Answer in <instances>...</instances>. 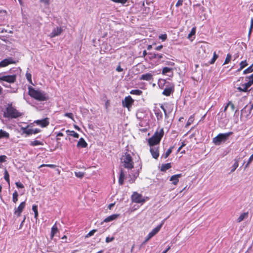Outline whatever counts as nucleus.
<instances>
[{"instance_id":"f257e3e1","label":"nucleus","mask_w":253,"mask_h":253,"mask_svg":"<svg viewBox=\"0 0 253 253\" xmlns=\"http://www.w3.org/2000/svg\"><path fill=\"white\" fill-rule=\"evenodd\" d=\"M28 94L33 98L39 101H47L49 96L45 91L36 89L31 86H28Z\"/></svg>"},{"instance_id":"f03ea898","label":"nucleus","mask_w":253,"mask_h":253,"mask_svg":"<svg viewBox=\"0 0 253 253\" xmlns=\"http://www.w3.org/2000/svg\"><path fill=\"white\" fill-rule=\"evenodd\" d=\"M23 115L22 113L19 112L15 108H14L12 103H8L5 110L3 111V116L4 118L8 119H16Z\"/></svg>"},{"instance_id":"7ed1b4c3","label":"nucleus","mask_w":253,"mask_h":253,"mask_svg":"<svg viewBox=\"0 0 253 253\" xmlns=\"http://www.w3.org/2000/svg\"><path fill=\"white\" fill-rule=\"evenodd\" d=\"M163 128L160 131H156L154 134L148 139V144L150 147L154 146L159 144L164 135Z\"/></svg>"},{"instance_id":"20e7f679","label":"nucleus","mask_w":253,"mask_h":253,"mask_svg":"<svg viewBox=\"0 0 253 253\" xmlns=\"http://www.w3.org/2000/svg\"><path fill=\"white\" fill-rule=\"evenodd\" d=\"M233 134V132H228L224 133H219L212 139V142L214 145L219 146L222 143H225L229 137Z\"/></svg>"},{"instance_id":"39448f33","label":"nucleus","mask_w":253,"mask_h":253,"mask_svg":"<svg viewBox=\"0 0 253 253\" xmlns=\"http://www.w3.org/2000/svg\"><path fill=\"white\" fill-rule=\"evenodd\" d=\"M121 161L123 163V166L125 168L131 169L133 168V163L130 154H126L125 155L122 157Z\"/></svg>"},{"instance_id":"423d86ee","label":"nucleus","mask_w":253,"mask_h":253,"mask_svg":"<svg viewBox=\"0 0 253 253\" xmlns=\"http://www.w3.org/2000/svg\"><path fill=\"white\" fill-rule=\"evenodd\" d=\"M253 111V104L250 103L246 105L241 110V116L246 118L250 117Z\"/></svg>"},{"instance_id":"0eeeda50","label":"nucleus","mask_w":253,"mask_h":253,"mask_svg":"<svg viewBox=\"0 0 253 253\" xmlns=\"http://www.w3.org/2000/svg\"><path fill=\"white\" fill-rule=\"evenodd\" d=\"M162 94L166 96H169L174 91V84L172 82L167 83V84L163 88Z\"/></svg>"},{"instance_id":"6e6552de","label":"nucleus","mask_w":253,"mask_h":253,"mask_svg":"<svg viewBox=\"0 0 253 253\" xmlns=\"http://www.w3.org/2000/svg\"><path fill=\"white\" fill-rule=\"evenodd\" d=\"M164 224V221H162V223L158 225L156 227H155L154 229H153L147 236L146 237L145 240L142 243V245L145 244L146 243H147L151 238H152L153 236H154L156 234H157L159 231L160 230L161 228H162V226Z\"/></svg>"},{"instance_id":"1a4fd4ad","label":"nucleus","mask_w":253,"mask_h":253,"mask_svg":"<svg viewBox=\"0 0 253 253\" xmlns=\"http://www.w3.org/2000/svg\"><path fill=\"white\" fill-rule=\"evenodd\" d=\"M131 200L132 202L136 203L143 204L145 202V199L142 197V195L134 192L131 196Z\"/></svg>"},{"instance_id":"9d476101","label":"nucleus","mask_w":253,"mask_h":253,"mask_svg":"<svg viewBox=\"0 0 253 253\" xmlns=\"http://www.w3.org/2000/svg\"><path fill=\"white\" fill-rule=\"evenodd\" d=\"M134 102V100L130 96H126L124 100L122 101V104L124 107L129 108L131 106Z\"/></svg>"},{"instance_id":"9b49d317","label":"nucleus","mask_w":253,"mask_h":253,"mask_svg":"<svg viewBox=\"0 0 253 253\" xmlns=\"http://www.w3.org/2000/svg\"><path fill=\"white\" fill-rule=\"evenodd\" d=\"M16 75L3 76V81L9 84L14 83L16 81Z\"/></svg>"},{"instance_id":"f8f14e48","label":"nucleus","mask_w":253,"mask_h":253,"mask_svg":"<svg viewBox=\"0 0 253 253\" xmlns=\"http://www.w3.org/2000/svg\"><path fill=\"white\" fill-rule=\"evenodd\" d=\"M34 123L37 125L40 126L42 127H45L47 126L49 124V119L48 118L35 121Z\"/></svg>"},{"instance_id":"ddd939ff","label":"nucleus","mask_w":253,"mask_h":253,"mask_svg":"<svg viewBox=\"0 0 253 253\" xmlns=\"http://www.w3.org/2000/svg\"><path fill=\"white\" fill-rule=\"evenodd\" d=\"M21 129L23 130V133H26L28 135H31L32 134H36L41 131V129L39 128L35 129H27V127H22Z\"/></svg>"},{"instance_id":"4468645a","label":"nucleus","mask_w":253,"mask_h":253,"mask_svg":"<svg viewBox=\"0 0 253 253\" xmlns=\"http://www.w3.org/2000/svg\"><path fill=\"white\" fill-rule=\"evenodd\" d=\"M26 206V203L25 201L21 202L17 208L15 209L14 214L17 216L21 215V212Z\"/></svg>"},{"instance_id":"2eb2a0df","label":"nucleus","mask_w":253,"mask_h":253,"mask_svg":"<svg viewBox=\"0 0 253 253\" xmlns=\"http://www.w3.org/2000/svg\"><path fill=\"white\" fill-rule=\"evenodd\" d=\"M15 63V62L13 61L12 58H6L0 62V68L4 67L10 64Z\"/></svg>"},{"instance_id":"dca6fc26","label":"nucleus","mask_w":253,"mask_h":253,"mask_svg":"<svg viewBox=\"0 0 253 253\" xmlns=\"http://www.w3.org/2000/svg\"><path fill=\"white\" fill-rule=\"evenodd\" d=\"M62 31L63 29L61 27H56L53 29L51 33L50 34L49 36L50 38H53L56 36H58L61 34Z\"/></svg>"},{"instance_id":"f3484780","label":"nucleus","mask_w":253,"mask_h":253,"mask_svg":"<svg viewBox=\"0 0 253 253\" xmlns=\"http://www.w3.org/2000/svg\"><path fill=\"white\" fill-rule=\"evenodd\" d=\"M150 151L153 158L157 159L159 156V147H151Z\"/></svg>"},{"instance_id":"a211bd4d","label":"nucleus","mask_w":253,"mask_h":253,"mask_svg":"<svg viewBox=\"0 0 253 253\" xmlns=\"http://www.w3.org/2000/svg\"><path fill=\"white\" fill-rule=\"evenodd\" d=\"M182 176V174H177L171 176L169 180L172 181V183L174 185H176L179 181V178Z\"/></svg>"},{"instance_id":"6ab92c4d","label":"nucleus","mask_w":253,"mask_h":253,"mask_svg":"<svg viewBox=\"0 0 253 253\" xmlns=\"http://www.w3.org/2000/svg\"><path fill=\"white\" fill-rule=\"evenodd\" d=\"M148 55L149 56V58L151 59H160L163 58L164 54H158L153 52H148Z\"/></svg>"},{"instance_id":"aec40b11","label":"nucleus","mask_w":253,"mask_h":253,"mask_svg":"<svg viewBox=\"0 0 253 253\" xmlns=\"http://www.w3.org/2000/svg\"><path fill=\"white\" fill-rule=\"evenodd\" d=\"M140 80L150 81L153 80V75H152V74L149 73L145 74H143L140 77Z\"/></svg>"},{"instance_id":"412c9836","label":"nucleus","mask_w":253,"mask_h":253,"mask_svg":"<svg viewBox=\"0 0 253 253\" xmlns=\"http://www.w3.org/2000/svg\"><path fill=\"white\" fill-rule=\"evenodd\" d=\"M87 146V144L83 138H81L77 145L78 148H85Z\"/></svg>"},{"instance_id":"4be33fe9","label":"nucleus","mask_w":253,"mask_h":253,"mask_svg":"<svg viewBox=\"0 0 253 253\" xmlns=\"http://www.w3.org/2000/svg\"><path fill=\"white\" fill-rule=\"evenodd\" d=\"M120 216L119 214H112L106 218L104 220V222H108L111 221H113L116 219H117Z\"/></svg>"},{"instance_id":"5701e85b","label":"nucleus","mask_w":253,"mask_h":253,"mask_svg":"<svg viewBox=\"0 0 253 253\" xmlns=\"http://www.w3.org/2000/svg\"><path fill=\"white\" fill-rule=\"evenodd\" d=\"M241 158H236L234 159V163L232 166L231 169V172H234L236 169L239 166V162L240 161Z\"/></svg>"},{"instance_id":"b1692460","label":"nucleus","mask_w":253,"mask_h":253,"mask_svg":"<svg viewBox=\"0 0 253 253\" xmlns=\"http://www.w3.org/2000/svg\"><path fill=\"white\" fill-rule=\"evenodd\" d=\"M173 110V105L171 104H166V113L167 116H165V118H169V115L170 114Z\"/></svg>"},{"instance_id":"393cba45","label":"nucleus","mask_w":253,"mask_h":253,"mask_svg":"<svg viewBox=\"0 0 253 253\" xmlns=\"http://www.w3.org/2000/svg\"><path fill=\"white\" fill-rule=\"evenodd\" d=\"M125 178V173L124 170L121 169L120 170V175L119 177V183L120 185H122L124 184Z\"/></svg>"},{"instance_id":"a878e982","label":"nucleus","mask_w":253,"mask_h":253,"mask_svg":"<svg viewBox=\"0 0 253 253\" xmlns=\"http://www.w3.org/2000/svg\"><path fill=\"white\" fill-rule=\"evenodd\" d=\"M169 82L167 81L166 80L164 79H160L158 81V85L159 87L161 89H163L165 86L167 84V83H169Z\"/></svg>"},{"instance_id":"bb28decb","label":"nucleus","mask_w":253,"mask_h":253,"mask_svg":"<svg viewBox=\"0 0 253 253\" xmlns=\"http://www.w3.org/2000/svg\"><path fill=\"white\" fill-rule=\"evenodd\" d=\"M58 231V228L56 226V224L54 225L51 228V233H50V239H52L55 234Z\"/></svg>"},{"instance_id":"cd10ccee","label":"nucleus","mask_w":253,"mask_h":253,"mask_svg":"<svg viewBox=\"0 0 253 253\" xmlns=\"http://www.w3.org/2000/svg\"><path fill=\"white\" fill-rule=\"evenodd\" d=\"M171 167V164L170 163L163 164L161 166V170L162 171H166Z\"/></svg>"},{"instance_id":"c85d7f7f","label":"nucleus","mask_w":253,"mask_h":253,"mask_svg":"<svg viewBox=\"0 0 253 253\" xmlns=\"http://www.w3.org/2000/svg\"><path fill=\"white\" fill-rule=\"evenodd\" d=\"M248 214H249V212H244L243 213H242L240 216L239 217H238V218L237 219V221L238 222H241L242 221H243L244 219L248 217Z\"/></svg>"},{"instance_id":"c756f323","label":"nucleus","mask_w":253,"mask_h":253,"mask_svg":"<svg viewBox=\"0 0 253 253\" xmlns=\"http://www.w3.org/2000/svg\"><path fill=\"white\" fill-rule=\"evenodd\" d=\"M9 134L8 132H7L6 131H5L2 129L0 130V139L2 138H9Z\"/></svg>"},{"instance_id":"7c9ffc66","label":"nucleus","mask_w":253,"mask_h":253,"mask_svg":"<svg viewBox=\"0 0 253 253\" xmlns=\"http://www.w3.org/2000/svg\"><path fill=\"white\" fill-rule=\"evenodd\" d=\"M32 210L34 212V218L37 220L38 219V206L36 205H33Z\"/></svg>"},{"instance_id":"2f4dec72","label":"nucleus","mask_w":253,"mask_h":253,"mask_svg":"<svg viewBox=\"0 0 253 253\" xmlns=\"http://www.w3.org/2000/svg\"><path fill=\"white\" fill-rule=\"evenodd\" d=\"M174 148V146H171V147H170L167 151V152H166V153L164 155H162V157H164L165 159H166L171 154V153L172 152V149H173Z\"/></svg>"},{"instance_id":"473e14b6","label":"nucleus","mask_w":253,"mask_h":253,"mask_svg":"<svg viewBox=\"0 0 253 253\" xmlns=\"http://www.w3.org/2000/svg\"><path fill=\"white\" fill-rule=\"evenodd\" d=\"M4 178L7 182L9 186H10L9 175L8 171L6 169L4 172Z\"/></svg>"},{"instance_id":"72a5a7b5","label":"nucleus","mask_w":253,"mask_h":253,"mask_svg":"<svg viewBox=\"0 0 253 253\" xmlns=\"http://www.w3.org/2000/svg\"><path fill=\"white\" fill-rule=\"evenodd\" d=\"M30 144L31 146H38V145H43V143L42 141H40L39 140H35L33 141H31Z\"/></svg>"},{"instance_id":"f704fd0d","label":"nucleus","mask_w":253,"mask_h":253,"mask_svg":"<svg viewBox=\"0 0 253 253\" xmlns=\"http://www.w3.org/2000/svg\"><path fill=\"white\" fill-rule=\"evenodd\" d=\"M39 1L44 7H48L50 4V0H40Z\"/></svg>"},{"instance_id":"c9c22d12","label":"nucleus","mask_w":253,"mask_h":253,"mask_svg":"<svg viewBox=\"0 0 253 253\" xmlns=\"http://www.w3.org/2000/svg\"><path fill=\"white\" fill-rule=\"evenodd\" d=\"M218 55L216 53V52H214L213 54V57L210 61L209 62V64H213L214 63L216 60L218 58Z\"/></svg>"},{"instance_id":"e433bc0d","label":"nucleus","mask_w":253,"mask_h":253,"mask_svg":"<svg viewBox=\"0 0 253 253\" xmlns=\"http://www.w3.org/2000/svg\"><path fill=\"white\" fill-rule=\"evenodd\" d=\"M130 93L133 95H140L142 94V91L139 89H133L130 91Z\"/></svg>"},{"instance_id":"4c0bfd02","label":"nucleus","mask_w":253,"mask_h":253,"mask_svg":"<svg viewBox=\"0 0 253 253\" xmlns=\"http://www.w3.org/2000/svg\"><path fill=\"white\" fill-rule=\"evenodd\" d=\"M253 72V64L243 71L244 74H247Z\"/></svg>"},{"instance_id":"58836bf2","label":"nucleus","mask_w":253,"mask_h":253,"mask_svg":"<svg viewBox=\"0 0 253 253\" xmlns=\"http://www.w3.org/2000/svg\"><path fill=\"white\" fill-rule=\"evenodd\" d=\"M252 84L248 82L244 84H242L243 88L244 90V92H247L248 91V88L252 85Z\"/></svg>"},{"instance_id":"ea45409f","label":"nucleus","mask_w":253,"mask_h":253,"mask_svg":"<svg viewBox=\"0 0 253 253\" xmlns=\"http://www.w3.org/2000/svg\"><path fill=\"white\" fill-rule=\"evenodd\" d=\"M18 194L16 191H15L12 195V201L13 203H16L18 201Z\"/></svg>"},{"instance_id":"a19ab883","label":"nucleus","mask_w":253,"mask_h":253,"mask_svg":"<svg viewBox=\"0 0 253 253\" xmlns=\"http://www.w3.org/2000/svg\"><path fill=\"white\" fill-rule=\"evenodd\" d=\"M171 71H172V69L171 68L166 67H164L163 69L162 74H164V75H165L167 73H169V72H171Z\"/></svg>"},{"instance_id":"79ce46f5","label":"nucleus","mask_w":253,"mask_h":253,"mask_svg":"<svg viewBox=\"0 0 253 253\" xmlns=\"http://www.w3.org/2000/svg\"><path fill=\"white\" fill-rule=\"evenodd\" d=\"M231 58H232V55L229 53L227 54L226 58L225 61L223 63V65L229 63L231 60Z\"/></svg>"},{"instance_id":"37998d69","label":"nucleus","mask_w":253,"mask_h":253,"mask_svg":"<svg viewBox=\"0 0 253 253\" xmlns=\"http://www.w3.org/2000/svg\"><path fill=\"white\" fill-rule=\"evenodd\" d=\"M253 160V154L249 158L248 161L245 166L244 169H247Z\"/></svg>"},{"instance_id":"c03bdc74","label":"nucleus","mask_w":253,"mask_h":253,"mask_svg":"<svg viewBox=\"0 0 253 253\" xmlns=\"http://www.w3.org/2000/svg\"><path fill=\"white\" fill-rule=\"evenodd\" d=\"M96 231H97V230H95V229L91 230L89 232V233L87 234H86L85 235V238H88V237L93 235L96 232Z\"/></svg>"},{"instance_id":"a18cd8bd","label":"nucleus","mask_w":253,"mask_h":253,"mask_svg":"<svg viewBox=\"0 0 253 253\" xmlns=\"http://www.w3.org/2000/svg\"><path fill=\"white\" fill-rule=\"evenodd\" d=\"M69 136H72L77 138L79 137V134L74 130L71 131V132L69 134Z\"/></svg>"},{"instance_id":"49530a36","label":"nucleus","mask_w":253,"mask_h":253,"mask_svg":"<svg viewBox=\"0 0 253 253\" xmlns=\"http://www.w3.org/2000/svg\"><path fill=\"white\" fill-rule=\"evenodd\" d=\"M248 63L247 62V61L245 60H244V61H242L240 62V66L241 67V69H243L245 67H246V66H248Z\"/></svg>"},{"instance_id":"de8ad7c7","label":"nucleus","mask_w":253,"mask_h":253,"mask_svg":"<svg viewBox=\"0 0 253 253\" xmlns=\"http://www.w3.org/2000/svg\"><path fill=\"white\" fill-rule=\"evenodd\" d=\"M195 33H196V28H193L192 29L191 32H190V33L188 34V38L190 39L192 36L195 35Z\"/></svg>"},{"instance_id":"09e8293b","label":"nucleus","mask_w":253,"mask_h":253,"mask_svg":"<svg viewBox=\"0 0 253 253\" xmlns=\"http://www.w3.org/2000/svg\"><path fill=\"white\" fill-rule=\"evenodd\" d=\"M43 167H49L50 168H55L56 166L54 165H52V164H42V165H41L39 168H42Z\"/></svg>"},{"instance_id":"8fccbe9b","label":"nucleus","mask_w":253,"mask_h":253,"mask_svg":"<svg viewBox=\"0 0 253 253\" xmlns=\"http://www.w3.org/2000/svg\"><path fill=\"white\" fill-rule=\"evenodd\" d=\"M75 175L79 178H82L84 176V173L81 171L75 172Z\"/></svg>"},{"instance_id":"3c124183","label":"nucleus","mask_w":253,"mask_h":253,"mask_svg":"<svg viewBox=\"0 0 253 253\" xmlns=\"http://www.w3.org/2000/svg\"><path fill=\"white\" fill-rule=\"evenodd\" d=\"M26 77L27 79V80L31 84H32V76L30 73H27L26 74Z\"/></svg>"},{"instance_id":"603ef678","label":"nucleus","mask_w":253,"mask_h":253,"mask_svg":"<svg viewBox=\"0 0 253 253\" xmlns=\"http://www.w3.org/2000/svg\"><path fill=\"white\" fill-rule=\"evenodd\" d=\"M64 116L67 117L74 121L73 115L72 113H66Z\"/></svg>"},{"instance_id":"864d4df0","label":"nucleus","mask_w":253,"mask_h":253,"mask_svg":"<svg viewBox=\"0 0 253 253\" xmlns=\"http://www.w3.org/2000/svg\"><path fill=\"white\" fill-rule=\"evenodd\" d=\"M246 78L249 80L248 82L249 83H250L252 84H253V74L251 76L246 77Z\"/></svg>"},{"instance_id":"5fc2aeb1","label":"nucleus","mask_w":253,"mask_h":253,"mask_svg":"<svg viewBox=\"0 0 253 253\" xmlns=\"http://www.w3.org/2000/svg\"><path fill=\"white\" fill-rule=\"evenodd\" d=\"M6 158L5 155L0 156V163L4 162L6 161Z\"/></svg>"},{"instance_id":"6e6d98bb","label":"nucleus","mask_w":253,"mask_h":253,"mask_svg":"<svg viewBox=\"0 0 253 253\" xmlns=\"http://www.w3.org/2000/svg\"><path fill=\"white\" fill-rule=\"evenodd\" d=\"M253 28V18H252L251 21V26H250V28L249 32V35H250L251 34Z\"/></svg>"},{"instance_id":"4d7b16f0","label":"nucleus","mask_w":253,"mask_h":253,"mask_svg":"<svg viewBox=\"0 0 253 253\" xmlns=\"http://www.w3.org/2000/svg\"><path fill=\"white\" fill-rule=\"evenodd\" d=\"M15 184L16 185V187L18 188H23L24 185L22 183H21L20 182H16L15 183Z\"/></svg>"},{"instance_id":"13d9d810","label":"nucleus","mask_w":253,"mask_h":253,"mask_svg":"<svg viewBox=\"0 0 253 253\" xmlns=\"http://www.w3.org/2000/svg\"><path fill=\"white\" fill-rule=\"evenodd\" d=\"M127 0H115L113 1V2H116V3H120L123 4H124Z\"/></svg>"},{"instance_id":"bf43d9fd","label":"nucleus","mask_w":253,"mask_h":253,"mask_svg":"<svg viewBox=\"0 0 253 253\" xmlns=\"http://www.w3.org/2000/svg\"><path fill=\"white\" fill-rule=\"evenodd\" d=\"M183 2V0H178L177 2H176V3L175 4V6L177 7H179L180 6L182 5Z\"/></svg>"},{"instance_id":"052dcab7","label":"nucleus","mask_w":253,"mask_h":253,"mask_svg":"<svg viewBox=\"0 0 253 253\" xmlns=\"http://www.w3.org/2000/svg\"><path fill=\"white\" fill-rule=\"evenodd\" d=\"M159 38L163 41H165L167 38V34H162L159 36Z\"/></svg>"},{"instance_id":"680f3d73","label":"nucleus","mask_w":253,"mask_h":253,"mask_svg":"<svg viewBox=\"0 0 253 253\" xmlns=\"http://www.w3.org/2000/svg\"><path fill=\"white\" fill-rule=\"evenodd\" d=\"M228 107L229 106H230L231 107V109L232 110H234L235 109V106L232 103V102L231 101H229L228 102Z\"/></svg>"},{"instance_id":"e2e57ef3","label":"nucleus","mask_w":253,"mask_h":253,"mask_svg":"<svg viewBox=\"0 0 253 253\" xmlns=\"http://www.w3.org/2000/svg\"><path fill=\"white\" fill-rule=\"evenodd\" d=\"M114 237L110 238L109 237H107L106 238L105 241L106 243H109V242L113 241L114 240Z\"/></svg>"},{"instance_id":"0e129e2a","label":"nucleus","mask_w":253,"mask_h":253,"mask_svg":"<svg viewBox=\"0 0 253 253\" xmlns=\"http://www.w3.org/2000/svg\"><path fill=\"white\" fill-rule=\"evenodd\" d=\"M139 175V171H137V172H135L133 174V178L134 179L132 180V181L131 182H133L134 181L135 179L138 177Z\"/></svg>"},{"instance_id":"69168bd1","label":"nucleus","mask_w":253,"mask_h":253,"mask_svg":"<svg viewBox=\"0 0 253 253\" xmlns=\"http://www.w3.org/2000/svg\"><path fill=\"white\" fill-rule=\"evenodd\" d=\"M160 107L163 110V111L164 112V113H165V116H167V113H166V106L165 107L164 105H163L162 104L161 106H160Z\"/></svg>"},{"instance_id":"338daca9","label":"nucleus","mask_w":253,"mask_h":253,"mask_svg":"<svg viewBox=\"0 0 253 253\" xmlns=\"http://www.w3.org/2000/svg\"><path fill=\"white\" fill-rule=\"evenodd\" d=\"M155 114L156 115V117H157V119H159V117L162 118V113H155Z\"/></svg>"},{"instance_id":"774afa93","label":"nucleus","mask_w":253,"mask_h":253,"mask_svg":"<svg viewBox=\"0 0 253 253\" xmlns=\"http://www.w3.org/2000/svg\"><path fill=\"white\" fill-rule=\"evenodd\" d=\"M123 70V69L121 67L120 65H119L116 68V71L119 72H122Z\"/></svg>"}]
</instances>
